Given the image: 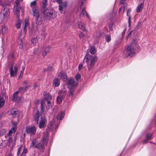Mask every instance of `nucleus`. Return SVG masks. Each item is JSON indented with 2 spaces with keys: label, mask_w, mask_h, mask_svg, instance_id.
Wrapping results in <instances>:
<instances>
[{
  "label": "nucleus",
  "mask_w": 156,
  "mask_h": 156,
  "mask_svg": "<svg viewBox=\"0 0 156 156\" xmlns=\"http://www.w3.org/2000/svg\"><path fill=\"white\" fill-rule=\"evenodd\" d=\"M48 136V135L47 133L44 134L40 143L37 144L36 145L37 142V139L33 140L30 144V147L33 148H35L44 152V145L47 144Z\"/></svg>",
  "instance_id": "f257e3e1"
},
{
  "label": "nucleus",
  "mask_w": 156,
  "mask_h": 156,
  "mask_svg": "<svg viewBox=\"0 0 156 156\" xmlns=\"http://www.w3.org/2000/svg\"><path fill=\"white\" fill-rule=\"evenodd\" d=\"M98 59L97 56H94L90 55L85 56L83 60V62H86L88 70H91L94 66L95 62Z\"/></svg>",
  "instance_id": "f03ea898"
},
{
  "label": "nucleus",
  "mask_w": 156,
  "mask_h": 156,
  "mask_svg": "<svg viewBox=\"0 0 156 156\" xmlns=\"http://www.w3.org/2000/svg\"><path fill=\"white\" fill-rule=\"evenodd\" d=\"M1 16L2 20L6 21L9 18L10 12L9 9L5 5H3L1 9Z\"/></svg>",
  "instance_id": "7ed1b4c3"
},
{
  "label": "nucleus",
  "mask_w": 156,
  "mask_h": 156,
  "mask_svg": "<svg viewBox=\"0 0 156 156\" xmlns=\"http://www.w3.org/2000/svg\"><path fill=\"white\" fill-rule=\"evenodd\" d=\"M44 18L46 20H50L56 17L55 11L51 9H46L43 11Z\"/></svg>",
  "instance_id": "20e7f679"
},
{
  "label": "nucleus",
  "mask_w": 156,
  "mask_h": 156,
  "mask_svg": "<svg viewBox=\"0 0 156 156\" xmlns=\"http://www.w3.org/2000/svg\"><path fill=\"white\" fill-rule=\"evenodd\" d=\"M134 53H135V51L134 48L132 45L128 46L123 51V54L125 55V57L132 56Z\"/></svg>",
  "instance_id": "39448f33"
},
{
  "label": "nucleus",
  "mask_w": 156,
  "mask_h": 156,
  "mask_svg": "<svg viewBox=\"0 0 156 156\" xmlns=\"http://www.w3.org/2000/svg\"><path fill=\"white\" fill-rule=\"evenodd\" d=\"M31 14L35 16L36 23L37 24L39 25L42 24L43 21L42 18V16L40 15L39 12L37 14L34 13H31Z\"/></svg>",
  "instance_id": "423d86ee"
},
{
  "label": "nucleus",
  "mask_w": 156,
  "mask_h": 156,
  "mask_svg": "<svg viewBox=\"0 0 156 156\" xmlns=\"http://www.w3.org/2000/svg\"><path fill=\"white\" fill-rule=\"evenodd\" d=\"M18 69V67L15 66L13 67V65L11 66L9 69L10 76L11 77H13L16 76Z\"/></svg>",
  "instance_id": "0eeeda50"
},
{
  "label": "nucleus",
  "mask_w": 156,
  "mask_h": 156,
  "mask_svg": "<svg viewBox=\"0 0 156 156\" xmlns=\"http://www.w3.org/2000/svg\"><path fill=\"white\" fill-rule=\"evenodd\" d=\"M30 86V84H28L26 81H25L23 84V87H20L18 91H19V92L23 93L26 91L27 88Z\"/></svg>",
  "instance_id": "6e6552de"
},
{
  "label": "nucleus",
  "mask_w": 156,
  "mask_h": 156,
  "mask_svg": "<svg viewBox=\"0 0 156 156\" xmlns=\"http://www.w3.org/2000/svg\"><path fill=\"white\" fill-rule=\"evenodd\" d=\"M75 80L73 78H70L67 81V84L69 89H75L76 83H75Z\"/></svg>",
  "instance_id": "1a4fd4ad"
},
{
  "label": "nucleus",
  "mask_w": 156,
  "mask_h": 156,
  "mask_svg": "<svg viewBox=\"0 0 156 156\" xmlns=\"http://www.w3.org/2000/svg\"><path fill=\"white\" fill-rule=\"evenodd\" d=\"M26 131L27 133L29 134L30 135L34 134L36 131V127L34 126L31 127H27L26 129Z\"/></svg>",
  "instance_id": "9d476101"
},
{
  "label": "nucleus",
  "mask_w": 156,
  "mask_h": 156,
  "mask_svg": "<svg viewBox=\"0 0 156 156\" xmlns=\"http://www.w3.org/2000/svg\"><path fill=\"white\" fill-rule=\"evenodd\" d=\"M36 5L37 3L35 1H34L30 3V6L32 9V12H30V14L34 13L36 14L38 13L39 11L36 8Z\"/></svg>",
  "instance_id": "9b49d317"
},
{
  "label": "nucleus",
  "mask_w": 156,
  "mask_h": 156,
  "mask_svg": "<svg viewBox=\"0 0 156 156\" xmlns=\"http://www.w3.org/2000/svg\"><path fill=\"white\" fill-rule=\"evenodd\" d=\"M41 120L39 125V126L40 128H42L46 126L45 122L46 121V120L44 116H43L42 115V114H41Z\"/></svg>",
  "instance_id": "f8f14e48"
},
{
  "label": "nucleus",
  "mask_w": 156,
  "mask_h": 156,
  "mask_svg": "<svg viewBox=\"0 0 156 156\" xmlns=\"http://www.w3.org/2000/svg\"><path fill=\"white\" fill-rule=\"evenodd\" d=\"M17 122H12V127L9 130L8 134L9 135H10L12 133H14L15 132L16 130Z\"/></svg>",
  "instance_id": "ddd939ff"
},
{
  "label": "nucleus",
  "mask_w": 156,
  "mask_h": 156,
  "mask_svg": "<svg viewBox=\"0 0 156 156\" xmlns=\"http://www.w3.org/2000/svg\"><path fill=\"white\" fill-rule=\"evenodd\" d=\"M9 114L12 115L13 117L18 118L19 112L15 108L12 109L9 111ZM17 119H18V118Z\"/></svg>",
  "instance_id": "4468645a"
},
{
  "label": "nucleus",
  "mask_w": 156,
  "mask_h": 156,
  "mask_svg": "<svg viewBox=\"0 0 156 156\" xmlns=\"http://www.w3.org/2000/svg\"><path fill=\"white\" fill-rule=\"evenodd\" d=\"M58 77L60 79H61L64 80H66L67 79V77L66 75V73L64 72H61L59 73Z\"/></svg>",
  "instance_id": "2eb2a0df"
},
{
  "label": "nucleus",
  "mask_w": 156,
  "mask_h": 156,
  "mask_svg": "<svg viewBox=\"0 0 156 156\" xmlns=\"http://www.w3.org/2000/svg\"><path fill=\"white\" fill-rule=\"evenodd\" d=\"M18 93L19 91H17L14 94L12 98V100L13 101H19L21 99L20 97H18Z\"/></svg>",
  "instance_id": "dca6fc26"
},
{
  "label": "nucleus",
  "mask_w": 156,
  "mask_h": 156,
  "mask_svg": "<svg viewBox=\"0 0 156 156\" xmlns=\"http://www.w3.org/2000/svg\"><path fill=\"white\" fill-rule=\"evenodd\" d=\"M77 26L80 29L83 31H85L86 30L85 25L83 23L81 22H78L77 23Z\"/></svg>",
  "instance_id": "f3484780"
},
{
  "label": "nucleus",
  "mask_w": 156,
  "mask_h": 156,
  "mask_svg": "<svg viewBox=\"0 0 156 156\" xmlns=\"http://www.w3.org/2000/svg\"><path fill=\"white\" fill-rule=\"evenodd\" d=\"M55 125V129H56L58 126V125H56L55 123L53 121H51L49 124H48V127L49 128H54V126Z\"/></svg>",
  "instance_id": "a211bd4d"
},
{
  "label": "nucleus",
  "mask_w": 156,
  "mask_h": 156,
  "mask_svg": "<svg viewBox=\"0 0 156 156\" xmlns=\"http://www.w3.org/2000/svg\"><path fill=\"white\" fill-rule=\"evenodd\" d=\"M40 117L39 111L36 110L34 115V120L37 121V123H38V121L39 120V117Z\"/></svg>",
  "instance_id": "6ab92c4d"
},
{
  "label": "nucleus",
  "mask_w": 156,
  "mask_h": 156,
  "mask_svg": "<svg viewBox=\"0 0 156 156\" xmlns=\"http://www.w3.org/2000/svg\"><path fill=\"white\" fill-rule=\"evenodd\" d=\"M7 30V28L6 26L5 25H2L0 29V33H1L3 35L6 33Z\"/></svg>",
  "instance_id": "aec40b11"
},
{
  "label": "nucleus",
  "mask_w": 156,
  "mask_h": 156,
  "mask_svg": "<svg viewBox=\"0 0 156 156\" xmlns=\"http://www.w3.org/2000/svg\"><path fill=\"white\" fill-rule=\"evenodd\" d=\"M44 97L45 99L47 101V102L49 104V102L51 100V95L49 94L48 93L45 95Z\"/></svg>",
  "instance_id": "412c9836"
},
{
  "label": "nucleus",
  "mask_w": 156,
  "mask_h": 156,
  "mask_svg": "<svg viewBox=\"0 0 156 156\" xmlns=\"http://www.w3.org/2000/svg\"><path fill=\"white\" fill-rule=\"evenodd\" d=\"M144 5L143 3H141L140 5H139L136 8V11L137 12H141L143 8Z\"/></svg>",
  "instance_id": "4be33fe9"
},
{
  "label": "nucleus",
  "mask_w": 156,
  "mask_h": 156,
  "mask_svg": "<svg viewBox=\"0 0 156 156\" xmlns=\"http://www.w3.org/2000/svg\"><path fill=\"white\" fill-rule=\"evenodd\" d=\"M64 112H61L58 114L57 116V119L58 120H61L64 117Z\"/></svg>",
  "instance_id": "5701e85b"
},
{
  "label": "nucleus",
  "mask_w": 156,
  "mask_h": 156,
  "mask_svg": "<svg viewBox=\"0 0 156 156\" xmlns=\"http://www.w3.org/2000/svg\"><path fill=\"white\" fill-rule=\"evenodd\" d=\"M152 134H148L147 135L145 139L144 140V143H146L147 141L151 139Z\"/></svg>",
  "instance_id": "b1692460"
},
{
  "label": "nucleus",
  "mask_w": 156,
  "mask_h": 156,
  "mask_svg": "<svg viewBox=\"0 0 156 156\" xmlns=\"http://www.w3.org/2000/svg\"><path fill=\"white\" fill-rule=\"evenodd\" d=\"M45 100H43L41 102V114H44V108L45 105Z\"/></svg>",
  "instance_id": "393cba45"
},
{
  "label": "nucleus",
  "mask_w": 156,
  "mask_h": 156,
  "mask_svg": "<svg viewBox=\"0 0 156 156\" xmlns=\"http://www.w3.org/2000/svg\"><path fill=\"white\" fill-rule=\"evenodd\" d=\"M53 84L55 87H58L59 85L60 81L58 78H55L53 81Z\"/></svg>",
  "instance_id": "a878e982"
},
{
  "label": "nucleus",
  "mask_w": 156,
  "mask_h": 156,
  "mask_svg": "<svg viewBox=\"0 0 156 156\" xmlns=\"http://www.w3.org/2000/svg\"><path fill=\"white\" fill-rule=\"evenodd\" d=\"M48 1L47 0H43L42 2V8L43 9V10L44 11L46 9Z\"/></svg>",
  "instance_id": "bb28decb"
},
{
  "label": "nucleus",
  "mask_w": 156,
  "mask_h": 156,
  "mask_svg": "<svg viewBox=\"0 0 156 156\" xmlns=\"http://www.w3.org/2000/svg\"><path fill=\"white\" fill-rule=\"evenodd\" d=\"M81 14H82L83 16H86L87 17L89 18V15L86 12L85 8H83L82 9L81 12Z\"/></svg>",
  "instance_id": "cd10ccee"
},
{
  "label": "nucleus",
  "mask_w": 156,
  "mask_h": 156,
  "mask_svg": "<svg viewBox=\"0 0 156 156\" xmlns=\"http://www.w3.org/2000/svg\"><path fill=\"white\" fill-rule=\"evenodd\" d=\"M64 96L62 95L58 96L57 98V102L58 104H60L63 99Z\"/></svg>",
  "instance_id": "c85d7f7f"
},
{
  "label": "nucleus",
  "mask_w": 156,
  "mask_h": 156,
  "mask_svg": "<svg viewBox=\"0 0 156 156\" xmlns=\"http://www.w3.org/2000/svg\"><path fill=\"white\" fill-rule=\"evenodd\" d=\"M89 51L90 53L92 54H94L96 52V50L93 46L90 47V48L89 49Z\"/></svg>",
  "instance_id": "c756f323"
},
{
  "label": "nucleus",
  "mask_w": 156,
  "mask_h": 156,
  "mask_svg": "<svg viewBox=\"0 0 156 156\" xmlns=\"http://www.w3.org/2000/svg\"><path fill=\"white\" fill-rule=\"evenodd\" d=\"M67 5V4L65 3H63L62 5H60L59 6L58 9L59 10L61 11V12L62 13V7H66Z\"/></svg>",
  "instance_id": "7c9ffc66"
},
{
  "label": "nucleus",
  "mask_w": 156,
  "mask_h": 156,
  "mask_svg": "<svg viewBox=\"0 0 156 156\" xmlns=\"http://www.w3.org/2000/svg\"><path fill=\"white\" fill-rule=\"evenodd\" d=\"M37 40L38 39L36 37L32 38L31 40V44H32L33 45H34L37 41Z\"/></svg>",
  "instance_id": "2f4dec72"
},
{
  "label": "nucleus",
  "mask_w": 156,
  "mask_h": 156,
  "mask_svg": "<svg viewBox=\"0 0 156 156\" xmlns=\"http://www.w3.org/2000/svg\"><path fill=\"white\" fill-rule=\"evenodd\" d=\"M5 101L4 99L0 97V108L3 107Z\"/></svg>",
  "instance_id": "473e14b6"
},
{
  "label": "nucleus",
  "mask_w": 156,
  "mask_h": 156,
  "mask_svg": "<svg viewBox=\"0 0 156 156\" xmlns=\"http://www.w3.org/2000/svg\"><path fill=\"white\" fill-rule=\"evenodd\" d=\"M20 9L19 8L17 9L16 10V12H15L16 14V18L17 20H18L19 19V16H20Z\"/></svg>",
  "instance_id": "72a5a7b5"
},
{
  "label": "nucleus",
  "mask_w": 156,
  "mask_h": 156,
  "mask_svg": "<svg viewBox=\"0 0 156 156\" xmlns=\"http://www.w3.org/2000/svg\"><path fill=\"white\" fill-rule=\"evenodd\" d=\"M74 89H69L70 91L69 93V96H72L74 94L73 90Z\"/></svg>",
  "instance_id": "f704fd0d"
},
{
  "label": "nucleus",
  "mask_w": 156,
  "mask_h": 156,
  "mask_svg": "<svg viewBox=\"0 0 156 156\" xmlns=\"http://www.w3.org/2000/svg\"><path fill=\"white\" fill-rule=\"evenodd\" d=\"M20 22L21 21L20 20H19L17 22L16 26V28L18 29L20 28Z\"/></svg>",
  "instance_id": "c9c22d12"
},
{
  "label": "nucleus",
  "mask_w": 156,
  "mask_h": 156,
  "mask_svg": "<svg viewBox=\"0 0 156 156\" xmlns=\"http://www.w3.org/2000/svg\"><path fill=\"white\" fill-rule=\"evenodd\" d=\"M27 149H24L22 153L21 154L20 156H24L25 154L27 153Z\"/></svg>",
  "instance_id": "e433bc0d"
},
{
  "label": "nucleus",
  "mask_w": 156,
  "mask_h": 156,
  "mask_svg": "<svg viewBox=\"0 0 156 156\" xmlns=\"http://www.w3.org/2000/svg\"><path fill=\"white\" fill-rule=\"evenodd\" d=\"M85 36V34L82 32H81L79 34V36L80 39H81L84 37Z\"/></svg>",
  "instance_id": "4c0bfd02"
},
{
  "label": "nucleus",
  "mask_w": 156,
  "mask_h": 156,
  "mask_svg": "<svg viewBox=\"0 0 156 156\" xmlns=\"http://www.w3.org/2000/svg\"><path fill=\"white\" fill-rule=\"evenodd\" d=\"M28 25V21L27 20H25V25L23 27V29H25L27 26Z\"/></svg>",
  "instance_id": "58836bf2"
},
{
  "label": "nucleus",
  "mask_w": 156,
  "mask_h": 156,
  "mask_svg": "<svg viewBox=\"0 0 156 156\" xmlns=\"http://www.w3.org/2000/svg\"><path fill=\"white\" fill-rule=\"evenodd\" d=\"M127 6V5H125V6L124 7H120L119 9V12H120L121 11L122 9H123V13L125 11V8Z\"/></svg>",
  "instance_id": "ea45409f"
},
{
  "label": "nucleus",
  "mask_w": 156,
  "mask_h": 156,
  "mask_svg": "<svg viewBox=\"0 0 156 156\" xmlns=\"http://www.w3.org/2000/svg\"><path fill=\"white\" fill-rule=\"evenodd\" d=\"M111 40V37L109 35H108L106 37V40L108 42H109Z\"/></svg>",
  "instance_id": "a19ab883"
},
{
  "label": "nucleus",
  "mask_w": 156,
  "mask_h": 156,
  "mask_svg": "<svg viewBox=\"0 0 156 156\" xmlns=\"http://www.w3.org/2000/svg\"><path fill=\"white\" fill-rule=\"evenodd\" d=\"M50 50V47H47L43 49V50H44L45 51L47 52L48 53L49 52Z\"/></svg>",
  "instance_id": "79ce46f5"
},
{
  "label": "nucleus",
  "mask_w": 156,
  "mask_h": 156,
  "mask_svg": "<svg viewBox=\"0 0 156 156\" xmlns=\"http://www.w3.org/2000/svg\"><path fill=\"white\" fill-rule=\"evenodd\" d=\"M81 76L79 74H78L76 75L75 78L76 80H78L80 78Z\"/></svg>",
  "instance_id": "37998d69"
},
{
  "label": "nucleus",
  "mask_w": 156,
  "mask_h": 156,
  "mask_svg": "<svg viewBox=\"0 0 156 156\" xmlns=\"http://www.w3.org/2000/svg\"><path fill=\"white\" fill-rule=\"evenodd\" d=\"M51 106V101L49 102V104H48L47 102V105L46 107L47 109H49Z\"/></svg>",
  "instance_id": "c03bdc74"
},
{
  "label": "nucleus",
  "mask_w": 156,
  "mask_h": 156,
  "mask_svg": "<svg viewBox=\"0 0 156 156\" xmlns=\"http://www.w3.org/2000/svg\"><path fill=\"white\" fill-rule=\"evenodd\" d=\"M133 31V30H132L127 35V36L126 37V39H127L129 37H130L131 36V33Z\"/></svg>",
  "instance_id": "a18cd8bd"
},
{
  "label": "nucleus",
  "mask_w": 156,
  "mask_h": 156,
  "mask_svg": "<svg viewBox=\"0 0 156 156\" xmlns=\"http://www.w3.org/2000/svg\"><path fill=\"white\" fill-rule=\"evenodd\" d=\"M48 53L47 52H46V51H45L44 50H43L42 55H43V57H44L47 55Z\"/></svg>",
  "instance_id": "49530a36"
},
{
  "label": "nucleus",
  "mask_w": 156,
  "mask_h": 156,
  "mask_svg": "<svg viewBox=\"0 0 156 156\" xmlns=\"http://www.w3.org/2000/svg\"><path fill=\"white\" fill-rule=\"evenodd\" d=\"M130 19H131L130 16H129V17H128V22L129 23V27L130 26V25H131Z\"/></svg>",
  "instance_id": "de8ad7c7"
},
{
  "label": "nucleus",
  "mask_w": 156,
  "mask_h": 156,
  "mask_svg": "<svg viewBox=\"0 0 156 156\" xmlns=\"http://www.w3.org/2000/svg\"><path fill=\"white\" fill-rule=\"evenodd\" d=\"M12 141V138L10 137L8 139V142L10 144Z\"/></svg>",
  "instance_id": "09e8293b"
},
{
  "label": "nucleus",
  "mask_w": 156,
  "mask_h": 156,
  "mask_svg": "<svg viewBox=\"0 0 156 156\" xmlns=\"http://www.w3.org/2000/svg\"><path fill=\"white\" fill-rule=\"evenodd\" d=\"M38 48H35L33 50V53L34 54H35L38 51Z\"/></svg>",
  "instance_id": "8fccbe9b"
},
{
  "label": "nucleus",
  "mask_w": 156,
  "mask_h": 156,
  "mask_svg": "<svg viewBox=\"0 0 156 156\" xmlns=\"http://www.w3.org/2000/svg\"><path fill=\"white\" fill-rule=\"evenodd\" d=\"M131 11V10L130 9H129L127 10L126 15L127 16H129L128 14V13Z\"/></svg>",
  "instance_id": "3c124183"
},
{
  "label": "nucleus",
  "mask_w": 156,
  "mask_h": 156,
  "mask_svg": "<svg viewBox=\"0 0 156 156\" xmlns=\"http://www.w3.org/2000/svg\"><path fill=\"white\" fill-rule=\"evenodd\" d=\"M83 65L81 64H80L78 66V68L79 69H82L83 67Z\"/></svg>",
  "instance_id": "603ef678"
},
{
  "label": "nucleus",
  "mask_w": 156,
  "mask_h": 156,
  "mask_svg": "<svg viewBox=\"0 0 156 156\" xmlns=\"http://www.w3.org/2000/svg\"><path fill=\"white\" fill-rule=\"evenodd\" d=\"M21 147H20L18 149V152H17V154L18 155L20 153L21 150Z\"/></svg>",
  "instance_id": "864d4df0"
},
{
  "label": "nucleus",
  "mask_w": 156,
  "mask_h": 156,
  "mask_svg": "<svg viewBox=\"0 0 156 156\" xmlns=\"http://www.w3.org/2000/svg\"><path fill=\"white\" fill-rule=\"evenodd\" d=\"M101 35V34L99 32H97V34L96 36L97 37H100Z\"/></svg>",
  "instance_id": "5fc2aeb1"
},
{
  "label": "nucleus",
  "mask_w": 156,
  "mask_h": 156,
  "mask_svg": "<svg viewBox=\"0 0 156 156\" xmlns=\"http://www.w3.org/2000/svg\"><path fill=\"white\" fill-rule=\"evenodd\" d=\"M125 0H120V4H123L125 3Z\"/></svg>",
  "instance_id": "6e6d98bb"
},
{
  "label": "nucleus",
  "mask_w": 156,
  "mask_h": 156,
  "mask_svg": "<svg viewBox=\"0 0 156 156\" xmlns=\"http://www.w3.org/2000/svg\"><path fill=\"white\" fill-rule=\"evenodd\" d=\"M109 27L110 31H112V30L113 29L112 28V25H109Z\"/></svg>",
  "instance_id": "4d7b16f0"
},
{
  "label": "nucleus",
  "mask_w": 156,
  "mask_h": 156,
  "mask_svg": "<svg viewBox=\"0 0 156 156\" xmlns=\"http://www.w3.org/2000/svg\"><path fill=\"white\" fill-rule=\"evenodd\" d=\"M57 1L59 4H60L62 2V0H57Z\"/></svg>",
  "instance_id": "13d9d810"
},
{
  "label": "nucleus",
  "mask_w": 156,
  "mask_h": 156,
  "mask_svg": "<svg viewBox=\"0 0 156 156\" xmlns=\"http://www.w3.org/2000/svg\"><path fill=\"white\" fill-rule=\"evenodd\" d=\"M19 48H21V49H22L23 48V44H19Z\"/></svg>",
  "instance_id": "bf43d9fd"
},
{
  "label": "nucleus",
  "mask_w": 156,
  "mask_h": 156,
  "mask_svg": "<svg viewBox=\"0 0 156 156\" xmlns=\"http://www.w3.org/2000/svg\"><path fill=\"white\" fill-rule=\"evenodd\" d=\"M4 133H5V131H4L3 133H1L0 132V136H2V135H3L4 134Z\"/></svg>",
  "instance_id": "052dcab7"
},
{
  "label": "nucleus",
  "mask_w": 156,
  "mask_h": 156,
  "mask_svg": "<svg viewBox=\"0 0 156 156\" xmlns=\"http://www.w3.org/2000/svg\"><path fill=\"white\" fill-rule=\"evenodd\" d=\"M15 3H16V5H18V3H19V1L18 0H16L15 1Z\"/></svg>",
  "instance_id": "680f3d73"
},
{
  "label": "nucleus",
  "mask_w": 156,
  "mask_h": 156,
  "mask_svg": "<svg viewBox=\"0 0 156 156\" xmlns=\"http://www.w3.org/2000/svg\"><path fill=\"white\" fill-rule=\"evenodd\" d=\"M37 87V84H35L34 85V88H36Z\"/></svg>",
  "instance_id": "e2e57ef3"
},
{
  "label": "nucleus",
  "mask_w": 156,
  "mask_h": 156,
  "mask_svg": "<svg viewBox=\"0 0 156 156\" xmlns=\"http://www.w3.org/2000/svg\"><path fill=\"white\" fill-rule=\"evenodd\" d=\"M10 56L11 58L13 57L14 56V54L12 53H11V54Z\"/></svg>",
  "instance_id": "0e129e2a"
},
{
  "label": "nucleus",
  "mask_w": 156,
  "mask_h": 156,
  "mask_svg": "<svg viewBox=\"0 0 156 156\" xmlns=\"http://www.w3.org/2000/svg\"><path fill=\"white\" fill-rule=\"evenodd\" d=\"M44 33H45V31L44 30L43 31V32H42V34H44Z\"/></svg>",
  "instance_id": "69168bd1"
},
{
  "label": "nucleus",
  "mask_w": 156,
  "mask_h": 156,
  "mask_svg": "<svg viewBox=\"0 0 156 156\" xmlns=\"http://www.w3.org/2000/svg\"><path fill=\"white\" fill-rule=\"evenodd\" d=\"M83 2H82L81 3V5H80V7H81L83 5Z\"/></svg>",
  "instance_id": "338daca9"
},
{
  "label": "nucleus",
  "mask_w": 156,
  "mask_h": 156,
  "mask_svg": "<svg viewBox=\"0 0 156 156\" xmlns=\"http://www.w3.org/2000/svg\"><path fill=\"white\" fill-rule=\"evenodd\" d=\"M51 71H53L54 70V69H53L52 68H51Z\"/></svg>",
  "instance_id": "774afa93"
}]
</instances>
